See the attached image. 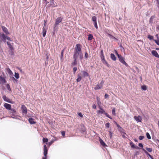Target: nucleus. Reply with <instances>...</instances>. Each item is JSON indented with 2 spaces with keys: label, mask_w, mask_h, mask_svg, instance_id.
I'll list each match as a JSON object with an SVG mask.
<instances>
[{
  "label": "nucleus",
  "mask_w": 159,
  "mask_h": 159,
  "mask_svg": "<svg viewBox=\"0 0 159 159\" xmlns=\"http://www.w3.org/2000/svg\"><path fill=\"white\" fill-rule=\"evenodd\" d=\"M9 111V113L11 115V116H9L10 118L20 120V119L18 118V116L20 117H21L20 116H18V113L16 109L14 108H11Z\"/></svg>",
  "instance_id": "1"
},
{
  "label": "nucleus",
  "mask_w": 159,
  "mask_h": 159,
  "mask_svg": "<svg viewBox=\"0 0 159 159\" xmlns=\"http://www.w3.org/2000/svg\"><path fill=\"white\" fill-rule=\"evenodd\" d=\"M79 56L81 60L83 59V57L82 52L75 51L73 55V58L77 59Z\"/></svg>",
  "instance_id": "2"
},
{
  "label": "nucleus",
  "mask_w": 159,
  "mask_h": 159,
  "mask_svg": "<svg viewBox=\"0 0 159 159\" xmlns=\"http://www.w3.org/2000/svg\"><path fill=\"white\" fill-rule=\"evenodd\" d=\"M63 18L61 16L58 17L55 20V22L54 24V29L55 28L58 26L59 24L61 23L62 20Z\"/></svg>",
  "instance_id": "3"
},
{
  "label": "nucleus",
  "mask_w": 159,
  "mask_h": 159,
  "mask_svg": "<svg viewBox=\"0 0 159 159\" xmlns=\"http://www.w3.org/2000/svg\"><path fill=\"white\" fill-rule=\"evenodd\" d=\"M2 98L3 100L7 102L12 104H14L15 103V102L14 101H12L9 98L5 95H3Z\"/></svg>",
  "instance_id": "4"
},
{
  "label": "nucleus",
  "mask_w": 159,
  "mask_h": 159,
  "mask_svg": "<svg viewBox=\"0 0 159 159\" xmlns=\"http://www.w3.org/2000/svg\"><path fill=\"white\" fill-rule=\"evenodd\" d=\"M118 58L120 61L121 63L125 65L126 66H127L128 65L125 61L124 58L121 55L119 54H118Z\"/></svg>",
  "instance_id": "5"
},
{
  "label": "nucleus",
  "mask_w": 159,
  "mask_h": 159,
  "mask_svg": "<svg viewBox=\"0 0 159 159\" xmlns=\"http://www.w3.org/2000/svg\"><path fill=\"white\" fill-rule=\"evenodd\" d=\"M43 147V154L44 157H43V159H47V155L48 154V149H47L46 144H44Z\"/></svg>",
  "instance_id": "6"
},
{
  "label": "nucleus",
  "mask_w": 159,
  "mask_h": 159,
  "mask_svg": "<svg viewBox=\"0 0 159 159\" xmlns=\"http://www.w3.org/2000/svg\"><path fill=\"white\" fill-rule=\"evenodd\" d=\"M21 109L22 113L24 115V114H26L27 113V109L25 106L24 105H22L21 106Z\"/></svg>",
  "instance_id": "7"
},
{
  "label": "nucleus",
  "mask_w": 159,
  "mask_h": 159,
  "mask_svg": "<svg viewBox=\"0 0 159 159\" xmlns=\"http://www.w3.org/2000/svg\"><path fill=\"white\" fill-rule=\"evenodd\" d=\"M82 46L80 44H77L76 45L75 49V51L82 52Z\"/></svg>",
  "instance_id": "8"
},
{
  "label": "nucleus",
  "mask_w": 159,
  "mask_h": 159,
  "mask_svg": "<svg viewBox=\"0 0 159 159\" xmlns=\"http://www.w3.org/2000/svg\"><path fill=\"white\" fill-rule=\"evenodd\" d=\"M103 83V81H101L99 84H98L94 87V89L95 90H98L101 89L102 87V85Z\"/></svg>",
  "instance_id": "9"
},
{
  "label": "nucleus",
  "mask_w": 159,
  "mask_h": 159,
  "mask_svg": "<svg viewBox=\"0 0 159 159\" xmlns=\"http://www.w3.org/2000/svg\"><path fill=\"white\" fill-rule=\"evenodd\" d=\"M6 36V35H5L3 33H1L0 34V37L2 40L5 43L6 42V39H7Z\"/></svg>",
  "instance_id": "10"
},
{
  "label": "nucleus",
  "mask_w": 159,
  "mask_h": 159,
  "mask_svg": "<svg viewBox=\"0 0 159 159\" xmlns=\"http://www.w3.org/2000/svg\"><path fill=\"white\" fill-rule=\"evenodd\" d=\"M6 77H3L0 75V84H5L7 83Z\"/></svg>",
  "instance_id": "11"
},
{
  "label": "nucleus",
  "mask_w": 159,
  "mask_h": 159,
  "mask_svg": "<svg viewBox=\"0 0 159 159\" xmlns=\"http://www.w3.org/2000/svg\"><path fill=\"white\" fill-rule=\"evenodd\" d=\"M3 106L8 111L12 108L11 105L7 103H5Z\"/></svg>",
  "instance_id": "12"
},
{
  "label": "nucleus",
  "mask_w": 159,
  "mask_h": 159,
  "mask_svg": "<svg viewBox=\"0 0 159 159\" xmlns=\"http://www.w3.org/2000/svg\"><path fill=\"white\" fill-rule=\"evenodd\" d=\"M134 118L137 122H141L142 119V117L139 116H134Z\"/></svg>",
  "instance_id": "13"
},
{
  "label": "nucleus",
  "mask_w": 159,
  "mask_h": 159,
  "mask_svg": "<svg viewBox=\"0 0 159 159\" xmlns=\"http://www.w3.org/2000/svg\"><path fill=\"white\" fill-rule=\"evenodd\" d=\"M2 31L4 32L6 35L9 34L10 33L8 31L7 28L4 26H2Z\"/></svg>",
  "instance_id": "14"
},
{
  "label": "nucleus",
  "mask_w": 159,
  "mask_h": 159,
  "mask_svg": "<svg viewBox=\"0 0 159 159\" xmlns=\"http://www.w3.org/2000/svg\"><path fill=\"white\" fill-rule=\"evenodd\" d=\"M6 43L7 45H8V48H9V49H12L14 48L13 47V45L14 44L13 43H11L8 41H7Z\"/></svg>",
  "instance_id": "15"
},
{
  "label": "nucleus",
  "mask_w": 159,
  "mask_h": 159,
  "mask_svg": "<svg viewBox=\"0 0 159 159\" xmlns=\"http://www.w3.org/2000/svg\"><path fill=\"white\" fill-rule=\"evenodd\" d=\"M152 54L155 57L157 58H159V55L158 54L157 52L155 50H152L151 52Z\"/></svg>",
  "instance_id": "16"
},
{
  "label": "nucleus",
  "mask_w": 159,
  "mask_h": 159,
  "mask_svg": "<svg viewBox=\"0 0 159 159\" xmlns=\"http://www.w3.org/2000/svg\"><path fill=\"white\" fill-rule=\"evenodd\" d=\"M28 120L29 123L31 125L35 124L36 123V122L34 121V119L31 117L29 118L28 119Z\"/></svg>",
  "instance_id": "17"
},
{
  "label": "nucleus",
  "mask_w": 159,
  "mask_h": 159,
  "mask_svg": "<svg viewBox=\"0 0 159 159\" xmlns=\"http://www.w3.org/2000/svg\"><path fill=\"white\" fill-rule=\"evenodd\" d=\"M129 144L131 146V148H135L138 149H139L140 148L137 146H135L134 143L131 141L130 143Z\"/></svg>",
  "instance_id": "18"
},
{
  "label": "nucleus",
  "mask_w": 159,
  "mask_h": 159,
  "mask_svg": "<svg viewBox=\"0 0 159 159\" xmlns=\"http://www.w3.org/2000/svg\"><path fill=\"white\" fill-rule=\"evenodd\" d=\"M10 77L11 79V80H12L15 84H18L19 81L18 79L15 78L13 76L12 77L10 76Z\"/></svg>",
  "instance_id": "19"
},
{
  "label": "nucleus",
  "mask_w": 159,
  "mask_h": 159,
  "mask_svg": "<svg viewBox=\"0 0 159 159\" xmlns=\"http://www.w3.org/2000/svg\"><path fill=\"white\" fill-rule=\"evenodd\" d=\"M8 52L9 55L11 56L14 55V48L12 49H9L8 50Z\"/></svg>",
  "instance_id": "20"
},
{
  "label": "nucleus",
  "mask_w": 159,
  "mask_h": 159,
  "mask_svg": "<svg viewBox=\"0 0 159 159\" xmlns=\"http://www.w3.org/2000/svg\"><path fill=\"white\" fill-rule=\"evenodd\" d=\"M100 57L101 58L102 61L105 60V57L104 56L103 50H102L101 51V56Z\"/></svg>",
  "instance_id": "21"
},
{
  "label": "nucleus",
  "mask_w": 159,
  "mask_h": 159,
  "mask_svg": "<svg viewBox=\"0 0 159 159\" xmlns=\"http://www.w3.org/2000/svg\"><path fill=\"white\" fill-rule=\"evenodd\" d=\"M83 75L84 77H88L89 76V74L86 71H82Z\"/></svg>",
  "instance_id": "22"
},
{
  "label": "nucleus",
  "mask_w": 159,
  "mask_h": 159,
  "mask_svg": "<svg viewBox=\"0 0 159 159\" xmlns=\"http://www.w3.org/2000/svg\"><path fill=\"white\" fill-rule=\"evenodd\" d=\"M111 58L114 61L116 60V58L115 55L113 53H111Z\"/></svg>",
  "instance_id": "23"
},
{
  "label": "nucleus",
  "mask_w": 159,
  "mask_h": 159,
  "mask_svg": "<svg viewBox=\"0 0 159 159\" xmlns=\"http://www.w3.org/2000/svg\"><path fill=\"white\" fill-rule=\"evenodd\" d=\"M99 141L103 147H105L106 146V144L101 139H100Z\"/></svg>",
  "instance_id": "24"
},
{
  "label": "nucleus",
  "mask_w": 159,
  "mask_h": 159,
  "mask_svg": "<svg viewBox=\"0 0 159 159\" xmlns=\"http://www.w3.org/2000/svg\"><path fill=\"white\" fill-rule=\"evenodd\" d=\"M100 110H99L98 111V113L99 114H104L105 112V111L102 108H100Z\"/></svg>",
  "instance_id": "25"
},
{
  "label": "nucleus",
  "mask_w": 159,
  "mask_h": 159,
  "mask_svg": "<svg viewBox=\"0 0 159 159\" xmlns=\"http://www.w3.org/2000/svg\"><path fill=\"white\" fill-rule=\"evenodd\" d=\"M7 70V71L8 72V74L10 75H12V76L13 75V73L10 68H8Z\"/></svg>",
  "instance_id": "26"
},
{
  "label": "nucleus",
  "mask_w": 159,
  "mask_h": 159,
  "mask_svg": "<svg viewBox=\"0 0 159 159\" xmlns=\"http://www.w3.org/2000/svg\"><path fill=\"white\" fill-rule=\"evenodd\" d=\"M14 76L15 77V78L17 79H18L20 78L19 76V74L18 72H15V74H14Z\"/></svg>",
  "instance_id": "27"
},
{
  "label": "nucleus",
  "mask_w": 159,
  "mask_h": 159,
  "mask_svg": "<svg viewBox=\"0 0 159 159\" xmlns=\"http://www.w3.org/2000/svg\"><path fill=\"white\" fill-rule=\"evenodd\" d=\"M78 78L76 79V80L77 82H80L82 79V77L79 74L78 75H77Z\"/></svg>",
  "instance_id": "28"
},
{
  "label": "nucleus",
  "mask_w": 159,
  "mask_h": 159,
  "mask_svg": "<svg viewBox=\"0 0 159 159\" xmlns=\"http://www.w3.org/2000/svg\"><path fill=\"white\" fill-rule=\"evenodd\" d=\"M43 37H44L46 35L47 30L46 29H45L44 27L43 28Z\"/></svg>",
  "instance_id": "29"
},
{
  "label": "nucleus",
  "mask_w": 159,
  "mask_h": 159,
  "mask_svg": "<svg viewBox=\"0 0 159 159\" xmlns=\"http://www.w3.org/2000/svg\"><path fill=\"white\" fill-rule=\"evenodd\" d=\"M48 141V139L46 138H43V143H46V144H47V142Z\"/></svg>",
  "instance_id": "30"
},
{
  "label": "nucleus",
  "mask_w": 159,
  "mask_h": 159,
  "mask_svg": "<svg viewBox=\"0 0 159 159\" xmlns=\"http://www.w3.org/2000/svg\"><path fill=\"white\" fill-rule=\"evenodd\" d=\"M73 58L74 59V61L72 63V65L73 66H75L77 65V59L75 58Z\"/></svg>",
  "instance_id": "31"
},
{
  "label": "nucleus",
  "mask_w": 159,
  "mask_h": 159,
  "mask_svg": "<svg viewBox=\"0 0 159 159\" xmlns=\"http://www.w3.org/2000/svg\"><path fill=\"white\" fill-rule=\"evenodd\" d=\"M93 39V36L91 34H89L88 35V40H91Z\"/></svg>",
  "instance_id": "32"
},
{
  "label": "nucleus",
  "mask_w": 159,
  "mask_h": 159,
  "mask_svg": "<svg viewBox=\"0 0 159 159\" xmlns=\"http://www.w3.org/2000/svg\"><path fill=\"white\" fill-rule=\"evenodd\" d=\"M143 150L144 152L145 153L148 155L149 157H150L152 156L150 155L146 150H145L143 148L142 149Z\"/></svg>",
  "instance_id": "33"
},
{
  "label": "nucleus",
  "mask_w": 159,
  "mask_h": 159,
  "mask_svg": "<svg viewBox=\"0 0 159 159\" xmlns=\"http://www.w3.org/2000/svg\"><path fill=\"white\" fill-rule=\"evenodd\" d=\"M102 62L104 64H105L107 67H110V65L105 60L102 61Z\"/></svg>",
  "instance_id": "34"
},
{
  "label": "nucleus",
  "mask_w": 159,
  "mask_h": 159,
  "mask_svg": "<svg viewBox=\"0 0 159 159\" xmlns=\"http://www.w3.org/2000/svg\"><path fill=\"white\" fill-rule=\"evenodd\" d=\"M6 87L8 90L9 91H11V89L10 88V85L8 84H7L6 85Z\"/></svg>",
  "instance_id": "35"
},
{
  "label": "nucleus",
  "mask_w": 159,
  "mask_h": 159,
  "mask_svg": "<svg viewBox=\"0 0 159 159\" xmlns=\"http://www.w3.org/2000/svg\"><path fill=\"white\" fill-rule=\"evenodd\" d=\"M92 20L93 22H97V17L95 16H93Z\"/></svg>",
  "instance_id": "36"
},
{
  "label": "nucleus",
  "mask_w": 159,
  "mask_h": 159,
  "mask_svg": "<svg viewBox=\"0 0 159 159\" xmlns=\"http://www.w3.org/2000/svg\"><path fill=\"white\" fill-rule=\"evenodd\" d=\"M64 49L62 50L61 51V57H60V58L61 59H62L63 58V53H64Z\"/></svg>",
  "instance_id": "37"
},
{
  "label": "nucleus",
  "mask_w": 159,
  "mask_h": 159,
  "mask_svg": "<svg viewBox=\"0 0 159 159\" xmlns=\"http://www.w3.org/2000/svg\"><path fill=\"white\" fill-rule=\"evenodd\" d=\"M148 38L150 40H154L153 36L150 35H148Z\"/></svg>",
  "instance_id": "38"
},
{
  "label": "nucleus",
  "mask_w": 159,
  "mask_h": 159,
  "mask_svg": "<svg viewBox=\"0 0 159 159\" xmlns=\"http://www.w3.org/2000/svg\"><path fill=\"white\" fill-rule=\"evenodd\" d=\"M146 135L148 139H151V136L148 132L146 133Z\"/></svg>",
  "instance_id": "39"
},
{
  "label": "nucleus",
  "mask_w": 159,
  "mask_h": 159,
  "mask_svg": "<svg viewBox=\"0 0 159 159\" xmlns=\"http://www.w3.org/2000/svg\"><path fill=\"white\" fill-rule=\"evenodd\" d=\"M141 89L143 90H147V87L146 85H143L141 86Z\"/></svg>",
  "instance_id": "40"
},
{
  "label": "nucleus",
  "mask_w": 159,
  "mask_h": 159,
  "mask_svg": "<svg viewBox=\"0 0 159 159\" xmlns=\"http://www.w3.org/2000/svg\"><path fill=\"white\" fill-rule=\"evenodd\" d=\"M146 149L149 152H151L152 151V149L151 148H146Z\"/></svg>",
  "instance_id": "41"
},
{
  "label": "nucleus",
  "mask_w": 159,
  "mask_h": 159,
  "mask_svg": "<svg viewBox=\"0 0 159 159\" xmlns=\"http://www.w3.org/2000/svg\"><path fill=\"white\" fill-rule=\"evenodd\" d=\"M112 114L114 115V116H115L116 115V113H115V108H113V109H112Z\"/></svg>",
  "instance_id": "42"
},
{
  "label": "nucleus",
  "mask_w": 159,
  "mask_h": 159,
  "mask_svg": "<svg viewBox=\"0 0 159 159\" xmlns=\"http://www.w3.org/2000/svg\"><path fill=\"white\" fill-rule=\"evenodd\" d=\"M54 141V140L53 139L50 142L48 143V145L50 146Z\"/></svg>",
  "instance_id": "43"
},
{
  "label": "nucleus",
  "mask_w": 159,
  "mask_h": 159,
  "mask_svg": "<svg viewBox=\"0 0 159 159\" xmlns=\"http://www.w3.org/2000/svg\"><path fill=\"white\" fill-rule=\"evenodd\" d=\"M93 23H94V26L95 27L96 29H98V25H97V22H94Z\"/></svg>",
  "instance_id": "44"
},
{
  "label": "nucleus",
  "mask_w": 159,
  "mask_h": 159,
  "mask_svg": "<svg viewBox=\"0 0 159 159\" xmlns=\"http://www.w3.org/2000/svg\"><path fill=\"white\" fill-rule=\"evenodd\" d=\"M89 56L88 53L86 52L85 53L84 57L85 59H87L88 58Z\"/></svg>",
  "instance_id": "45"
},
{
  "label": "nucleus",
  "mask_w": 159,
  "mask_h": 159,
  "mask_svg": "<svg viewBox=\"0 0 159 159\" xmlns=\"http://www.w3.org/2000/svg\"><path fill=\"white\" fill-rule=\"evenodd\" d=\"M144 138V137L143 136H140L139 137V139L140 140H142Z\"/></svg>",
  "instance_id": "46"
},
{
  "label": "nucleus",
  "mask_w": 159,
  "mask_h": 159,
  "mask_svg": "<svg viewBox=\"0 0 159 159\" xmlns=\"http://www.w3.org/2000/svg\"><path fill=\"white\" fill-rule=\"evenodd\" d=\"M154 41L158 45H159V40H154Z\"/></svg>",
  "instance_id": "47"
},
{
  "label": "nucleus",
  "mask_w": 159,
  "mask_h": 159,
  "mask_svg": "<svg viewBox=\"0 0 159 159\" xmlns=\"http://www.w3.org/2000/svg\"><path fill=\"white\" fill-rule=\"evenodd\" d=\"M118 129H119V131H120V132H122L124 130V129L122 128L120 126V128H118Z\"/></svg>",
  "instance_id": "48"
},
{
  "label": "nucleus",
  "mask_w": 159,
  "mask_h": 159,
  "mask_svg": "<svg viewBox=\"0 0 159 159\" xmlns=\"http://www.w3.org/2000/svg\"><path fill=\"white\" fill-rule=\"evenodd\" d=\"M6 37L7 38H6L8 40V41H12V40L11 39V38L10 37H8V36H7V35H6Z\"/></svg>",
  "instance_id": "49"
},
{
  "label": "nucleus",
  "mask_w": 159,
  "mask_h": 159,
  "mask_svg": "<svg viewBox=\"0 0 159 159\" xmlns=\"http://www.w3.org/2000/svg\"><path fill=\"white\" fill-rule=\"evenodd\" d=\"M77 70V68L76 67H74L73 68V72L75 74L76 71Z\"/></svg>",
  "instance_id": "50"
},
{
  "label": "nucleus",
  "mask_w": 159,
  "mask_h": 159,
  "mask_svg": "<svg viewBox=\"0 0 159 159\" xmlns=\"http://www.w3.org/2000/svg\"><path fill=\"white\" fill-rule=\"evenodd\" d=\"M109 95L107 93H106L104 96V98H107L109 97Z\"/></svg>",
  "instance_id": "51"
},
{
  "label": "nucleus",
  "mask_w": 159,
  "mask_h": 159,
  "mask_svg": "<svg viewBox=\"0 0 159 159\" xmlns=\"http://www.w3.org/2000/svg\"><path fill=\"white\" fill-rule=\"evenodd\" d=\"M78 115L80 116L81 117H82L83 116L81 112L78 113Z\"/></svg>",
  "instance_id": "52"
},
{
  "label": "nucleus",
  "mask_w": 159,
  "mask_h": 159,
  "mask_svg": "<svg viewBox=\"0 0 159 159\" xmlns=\"http://www.w3.org/2000/svg\"><path fill=\"white\" fill-rule=\"evenodd\" d=\"M139 146L142 148H143V145L142 143H139Z\"/></svg>",
  "instance_id": "53"
},
{
  "label": "nucleus",
  "mask_w": 159,
  "mask_h": 159,
  "mask_svg": "<svg viewBox=\"0 0 159 159\" xmlns=\"http://www.w3.org/2000/svg\"><path fill=\"white\" fill-rule=\"evenodd\" d=\"M61 135H62L63 136H65V131H62L61 132Z\"/></svg>",
  "instance_id": "54"
},
{
  "label": "nucleus",
  "mask_w": 159,
  "mask_h": 159,
  "mask_svg": "<svg viewBox=\"0 0 159 159\" xmlns=\"http://www.w3.org/2000/svg\"><path fill=\"white\" fill-rule=\"evenodd\" d=\"M110 124L109 123H107L106 124V126L107 128H109V127Z\"/></svg>",
  "instance_id": "55"
},
{
  "label": "nucleus",
  "mask_w": 159,
  "mask_h": 159,
  "mask_svg": "<svg viewBox=\"0 0 159 159\" xmlns=\"http://www.w3.org/2000/svg\"><path fill=\"white\" fill-rule=\"evenodd\" d=\"M140 153V151H136L135 153V155H137L139 154Z\"/></svg>",
  "instance_id": "56"
},
{
  "label": "nucleus",
  "mask_w": 159,
  "mask_h": 159,
  "mask_svg": "<svg viewBox=\"0 0 159 159\" xmlns=\"http://www.w3.org/2000/svg\"><path fill=\"white\" fill-rule=\"evenodd\" d=\"M92 107L94 109H96V106L94 104H93Z\"/></svg>",
  "instance_id": "57"
},
{
  "label": "nucleus",
  "mask_w": 159,
  "mask_h": 159,
  "mask_svg": "<svg viewBox=\"0 0 159 159\" xmlns=\"http://www.w3.org/2000/svg\"><path fill=\"white\" fill-rule=\"evenodd\" d=\"M110 134V137L111 138L112 137V133H111L110 131H109Z\"/></svg>",
  "instance_id": "58"
},
{
  "label": "nucleus",
  "mask_w": 159,
  "mask_h": 159,
  "mask_svg": "<svg viewBox=\"0 0 159 159\" xmlns=\"http://www.w3.org/2000/svg\"><path fill=\"white\" fill-rule=\"evenodd\" d=\"M17 68H18V70H20V71L21 72H22V70L20 68V67H17Z\"/></svg>",
  "instance_id": "59"
},
{
  "label": "nucleus",
  "mask_w": 159,
  "mask_h": 159,
  "mask_svg": "<svg viewBox=\"0 0 159 159\" xmlns=\"http://www.w3.org/2000/svg\"><path fill=\"white\" fill-rule=\"evenodd\" d=\"M116 125L117 126V127L118 128H120V126L119 125V124L117 123H116Z\"/></svg>",
  "instance_id": "60"
},
{
  "label": "nucleus",
  "mask_w": 159,
  "mask_h": 159,
  "mask_svg": "<svg viewBox=\"0 0 159 159\" xmlns=\"http://www.w3.org/2000/svg\"><path fill=\"white\" fill-rule=\"evenodd\" d=\"M107 117L111 119H112V118L108 114Z\"/></svg>",
  "instance_id": "61"
},
{
  "label": "nucleus",
  "mask_w": 159,
  "mask_h": 159,
  "mask_svg": "<svg viewBox=\"0 0 159 159\" xmlns=\"http://www.w3.org/2000/svg\"><path fill=\"white\" fill-rule=\"evenodd\" d=\"M156 37L157 38V39H159V37H158V34H157L156 35Z\"/></svg>",
  "instance_id": "62"
},
{
  "label": "nucleus",
  "mask_w": 159,
  "mask_h": 159,
  "mask_svg": "<svg viewBox=\"0 0 159 159\" xmlns=\"http://www.w3.org/2000/svg\"><path fill=\"white\" fill-rule=\"evenodd\" d=\"M115 53L117 55V56H118V54H119L118 53V52H117V51H116V50H115Z\"/></svg>",
  "instance_id": "63"
},
{
  "label": "nucleus",
  "mask_w": 159,
  "mask_h": 159,
  "mask_svg": "<svg viewBox=\"0 0 159 159\" xmlns=\"http://www.w3.org/2000/svg\"><path fill=\"white\" fill-rule=\"evenodd\" d=\"M134 140L135 141V142H137L138 141V140H137V139H134Z\"/></svg>",
  "instance_id": "64"
}]
</instances>
